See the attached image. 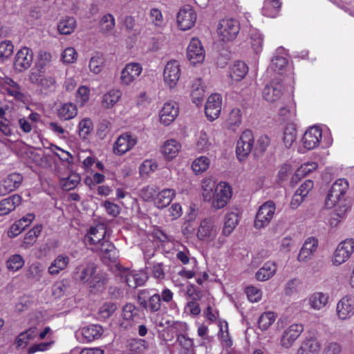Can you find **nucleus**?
Masks as SVG:
<instances>
[{
	"instance_id": "obj_1",
	"label": "nucleus",
	"mask_w": 354,
	"mask_h": 354,
	"mask_svg": "<svg viewBox=\"0 0 354 354\" xmlns=\"http://www.w3.org/2000/svg\"><path fill=\"white\" fill-rule=\"evenodd\" d=\"M203 197L205 201L209 202L212 209L217 210L226 206L232 196V189L228 183L221 182L218 185L211 178L202 182Z\"/></svg>"
},
{
	"instance_id": "obj_2",
	"label": "nucleus",
	"mask_w": 354,
	"mask_h": 354,
	"mask_svg": "<svg viewBox=\"0 0 354 354\" xmlns=\"http://www.w3.org/2000/svg\"><path fill=\"white\" fill-rule=\"evenodd\" d=\"M348 188L349 184L346 178L336 180L326 196L325 200L326 207L327 209H333L335 205H348L345 198Z\"/></svg>"
},
{
	"instance_id": "obj_3",
	"label": "nucleus",
	"mask_w": 354,
	"mask_h": 354,
	"mask_svg": "<svg viewBox=\"0 0 354 354\" xmlns=\"http://www.w3.org/2000/svg\"><path fill=\"white\" fill-rule=\"evenodd\" d=\"M354 253V239L348 238L338 243L335 249L331 262L333 266H339L346 262Z\"/></svg>"
},
{
	"instance_id": "obj_4",
	"label": "nucleus",
	"mask_w": 354,
	"mask_h": 354,
	"mask_svg": "<svg viewBox=\"0 0 354 354\" xmlns=\"http://www.w3.org/2000/svg\"><path fill=\"white\" fill-rule=\"evenodd\" d=\"M240 30L239 24L233 19H223L220 21L217 27V35L223 42L233 41Z\"/></svg>"
},
{
	"instance_id": "obj_5",
	"label": "nucleus",
	"mask_w": 354,
	"mask_h": 354,
	"mask_svg": "<svg viewBox=\"0 0 354 354\" xmlns=\"http://www.w3.org/2000/svg\"><path fill=\"white\" fill-rule=\"evenodd\" d=\"M91 250L97 252L105 263H115L119 258V252L115 245L109 241L105 240L95 247H91Z\"/></svg>"
},
{
	"instance_id": "obj_6",
	"label": "nucleus",
	"mask_w": 354,
	"mask_h": 354,
	"mask_svg": "<svg viewBox=\"0 0 354 354\" xmlns=\"http://www.w3.org/2000/svg\"><path fill=\"white\" fill-rule=\"evenodd\" d=\"M276 205L272 201H268L262 204L257 213L254 226L261 229L267 226L271 221L275 213Z\"/></svg>"
},
{
	"instance_id": "obj_7",
	"label": "nucleus",
	"mask_w": 354,
	"mask_h": 354,
	"mask_svg": "<svg viewBox=\"0 0 354 354\" xmlns=\"http://www.w3.org/2000/svg\"><path fill=\"white\" fill-rule=\"evenodd\" d=\"M181 75L180 63L177 60H171L167 63L163 71L165 84L170 89L175 88Z\"/></svg>"
},
{
	"instance_id": "obj_8",
	"label": "nucleus",
	"mask_w": 354,
	"mask_h": 354,
	"mask_svg": "<svg viewBox=\"0 0 354 354\" xmlns=\"http://www.w3.org/2000/svg\"><path fill=\"white\" fill-rule=\"evenodd\" d=\"M254 147V136L250 130L244 131L237 141L236 153L237 158L243 161L250 153Z\"/></svg>"
},
{
	"instance_id": "obj_9",
	"label": "nucleus",
	"mask_w": 354,
	"mask_h": 354,
	"mask_svg": "<svg viewBox=\"0 0 354 354\" xmlns=\"http://www.w3.org/2000/svg\"><path fill=\"white\" fill-rule=\"evenodd\" d=\"M218 232V227L214 222L210 218L203 219L197 230V238L203 241L210 243L216 237Z\"/></svg>"
},
{
	"instance_id": "obj_10",
	"label": "nucleus",
	"mask_w": 354,
	"mask_h": 354,
	"mask_svg": "<svg viewBox=\"0 0 354 354\" xmlns=\"http://www.w3.org/2000/svg\"><path fill=\"white\" fill-rule=\"evenodd\" d=\"M336 315L340 320H348L354 315V295L342 297L336 305Z\"/></svg>"
},
{
	"instance_id": "obj_11",
	"label": "nucleus",
	"mask_w": 354,
	"mask_h": 354,
	"mask_svg": "<svg viewBox=\"0 0 354 354\" xmlns=\"http://www.w3.org/2000/svg\"><path fill=\"white\" fill-rule=\"evenodd\" d=\"M196 11L189 6L180 8L176 16L178 27L182 30L192 28L196 21Z\"/></svg>"
},
{
	"instance_id": "obj_12",
	"label": "nucleus",
	"mask_w": 354,
	"mask_h": 354,
	"mask_svg": "<svg viewBox=\"0 0 354 354\" xmlns=\"http://www.w3.org/2000/svg\"><path fill=\"white\" fill-rule=\"evenodd\" d=\"M102 333V326L97 324H92L79 329L75 333V337L81 343H88L100 338Z\"/></svg>"
},
{
	"instance_id": "obj_13",
	"label": "nucleus",
	"mask_w": 354,
	"mask_h": 354,
	"mask_svg": "<svg viewBox=\"0 0 354 354\" xmlns=\"http://www.w3.org/2000/svg\"><path fill=\"white\" fill-rule=\"evenodd\" d=\"M187 57L192 64L202 63L205 59V50L198 38H192L187 48Z\"/></svg>"
},
{
	"instance_id": "obj_14",
	"label": "nucleus",
	"mask_w": 354,
	"mask_h": 354,
	"mask_svg": "<svg viewBox=\"0 0 354 354\" xmlns=\"http://www.w3.org/2000/svg\"><path fill=\"white\" fill-rule=\"evenodd\" d=\"M222 97L218 93L212 94L207 100L205 108V115L209 121L217 119L221 111Z\"/></svg>"
},
{
	"instance_id": "obj_15",
	"label": "nucleus",
	"mask_w": 354,
	"mask_h": 354,
	"mask_svg": "<svg viewBox=\"0 0 354 354\" xmlns=\"http://www.w3.org/2000/svg\"><path fill=\"white\" fill-rule=\"evenodd\" d=\"M24 178L19 173H12L0 181V196H6L19 188Z\"/></svg>"
},
{
	"instance_id": "obj_16",
	"label": "nucleus",
	"mask_w": 354,
	"mask_h": 354,
	"mask_svg": "<svg viewBox=\"0 0 354 354\" xmlns=\"http://www.w3.org/2000/svg\"><path fill=\"white\" fill-rule=\"evenodd\" d=\"M32 61V50L28 47H23L17 51L15 55V68L19 72L24 71L30 67Z\"/></svg>"
},
{
	"instance_id": "obj_17",
	"label": "nucleus",
	"mask_w": 354,
	"mask_h": 354,
	"mask_svg": "<svg viewBox=\"0 0 354 354\" xmlns=\"http://www.w3.org/2000/svg\"><path fill=\"white\" fill-rule=\"evenodd\" d=\"M283 85L281 81L273 80L266 85L263 91V97L270 103L279 100L283 95Z\"/></svg>"
},
{
	"instance_id": "obj_18",
	"label": "nucleus",
	"mask_w": 354,
	"mask_h": 354,
	"mask_svg": "<svg viewBox=\"0 0 354 354\" xmlns=\"http://www.w3.org/2000/svg\"><path fill=\"white\" fill-rule=\"evenodd\" d=\"M30 82L38 86L41 92H52L56 88L55 79L50 75H44L38 73H32L30 75Z\"/></svg>"
},
{
	"instance_id": "obj_19",
	"label": "nucleus",
	"mask_w": 354,
	"mask_h": 354,
	"mask_svg": "<svg viewBox=\"0 0 354 354\" xmlns=\"http://www.w3.org/2000/svg\"><path fill=\"white\" fill-rule=\"evenodd\" d=\"M142 67L140 64L131 62L125 65L121 71L120 81L123 85H129L140 75Z\"/></svg>"
},
{
	"instance_id": "obj_20",
	"label": "nucleus",
	"mask_w": 354,
	"mask_h": 354,
	"mask_svg": "<svg viewBox=\"0 0 354 354\" xmlns=\"http://www.w3.org/2000/svg\"><path fill=\"white\" fill-rule=\"evenodd\" d=\"M304 330V326L300 324H292L283 333L281 338V346L288 348L292 346Z\"/></svg>"
},
{
	"instance_id": "obj_21",
	"label": "nucleus",
	"mask_w": 354,
	"mask_h": 354,
	"mask_svg": "<svg viewBox=\"0 0 354 354\" xmlns=\"http://www.w3.org/2000/svg\"><path fill=\"white\" fill-rule=\"evenodd\" d=\"M106 234V227L104 224H98L92 226L85 236L84 241L87 245L96 246L98 243L105 241Z\"/></svg>"
},
{
	"instance_id": "obj_22",
	"label": "nucleus",
	"mask_w": 354,
	"mask_h": 354,
	"mask_svg": "<svg viewBox=\"0 0 354 354\" xmlns=\"http://www.w3.org/2000/svg\"><path fill=\"white\" fill-rule=\"evenodd\" d=\"M0 86L3 92L7 93L8 95L13 97L16 100L24 101L25 95L21 92L20 86L10 77H0Z\"/></svg>"
},
{
	"instance_id": "obj_23",
	"label": "nucleus",
	"mask_w": 354,
	"mask_h": 354,
	"mask_svg": "<svg viewBox=\"0 0 354 354\" xmlns=\"http://www.w3.org/2000/svg\"><path fill=\"white\" fill-rule=\"evenodd\" d=\"M137 138L129 133L120 136L113 146V151L117 155H123L131 150L136 144Z\"/></svg>"
},
{
	"instance_id": "obj_24",
	"label": "nucleus",
	"mask_w": 354,
	"mask_h": 354,
	"mask_svg": "<svg viewBox=\"0 0 354 354\" xmlns=\"http://www.w3.org/2000/svg\"><path fill=\"white\" fill-rule=\"evenodd\" d=\"M179 113L178 104L174 101L165 102L160 111V120L165 126L169 125Z\"/></svg>"
},
{
	"instance_id": "obj_25",
	"label": "nucleus",
	"mask_w": 354,
	"mask_h": 354,
	"mask_svg": "<svg viewBox=\"0 0 354 354\" xmlns=\"http://www.w3.org/2000/svg\"><path fill=\"white\" fill-rule=\"evenodd\" d=\"M318 248V240L314 237L308 238L304 243L297 256L298 261L306 263L310 260Z\"/></svg>"
},
{
	"instance_id": "obj_26",
	"label": "nucleus",
	"mask_w": 354,
	"mask_h": 354,
	"mask_svg": "<svg viewBox=\"0 0 354 354\" xmlns=\"http://www.w3.org/2000/svg\"><path fill=\"white\" fill-rule=\"evenodd\" d=\"M322 132L317 126L310 127L304 134L302 141L304 147L307 149L317 147L322 139Z\"/></svg>"
},
{
	"instance_id": "obj_27",
	"label": "nucleus",
	"mask_w": 354,
	"mask_h": 354,
	"mask_svg": "<svg viewBox=\"0 0 354 354\" xmlns=\"http://www.w3.org/2000/svg\"><path fill=\"white\" fill-rule=\"evenodd\" d=\"M97 272V267L93 263H88L85 266H80L76 268L74 273L75 280L83 283H89L91 279Z\"/></svg>"
},
{
	"instance_id": "obj_28",
	"label": "nucleus",
	"mask_w": 354,
	"mask_h": 354,
	"mask_svg": "<svg viewBox=\"0 0 354 354\" xmlns=\"http://www.w3.org/2000/svg\"><path fill=\"white\" fill-rule=\"evenodd\" d=\"M109 275L102 271L96 272L88 284L91 291L94 293L103 292L109 283Z\"/></svg>"
},
{
	"instance_id": "obj_29",
	"label": "nucleus",
	"mask_w": 354,
	"mask_h": 354,
	"mask_svg": "<svg viewBox=\"0 0 354 354\" xmlns=\"http://www.w3.org/2000/svg\"><path fill=\"white\" fill-rule=\"evenodd\" d=\"M248 73V66L243 61H235L229 68V76L233 82L241 81Z\"/></svg>"
},
{
	"instance_id": "obj_30",
	"label": "nucleus",
	"mask_w": 354,
	"mask_h": 354,
	"mask_svg": "<svg viewBox=\"0 0 354 354\" xmlns=\"http://www.w3.org/2000/svg\"><path fill=\"white\" fill-rule=\"evenodd\" d=\"M124 277L127 284L133 288L144 285L148 279L147 273L142 271L125 272Z\"/></svg>"
},
{
	"instance_id": "obj_31",
	"label": "nucleus",
	"mask_w": 354,
	"mask_h": 354,
	"mask_svg": "<svg viewBox=\"0 0 354 354\" xmlns=\"http://www.w3.org/2000/svg\"><path fill=\"white\" fill-rule=\"evenodd\" d=\"M22 198L19 194H13L0 201V216H5L14 211L21 205Z\"/></svg>"
},
{
	"instance_id": "obj_32",
	"label": "nucleus",
	"mask_w": 354,
	"mask_h": 354,
	"mask_svg": "<svg viewBox=\"0 0 354 354\" xmlns=\"http://www.w3.org/2000/svg\"><path fill=\"white\" fill-rule=\"evenodd\" d=\"M70 257L65 254H59L50 263L48 272L50 275H57L64 270L70 263Z\"/></svg>"
},
{
	"instance_id": "obj_33",
	"label": "nucleus",
	"mask_w": 354,
	"mask_h": 354,
	"mask_svg": "<svg viewBox=\"0 0 354 354\" xmlns=\"http://www.w3.org/2000/svg\"><path fill=\"white\" fill-rule=\"evenodd\" d=\"M176 196L173 189H164L159 192L154 198L155 205L160 209L166 207Z\"/></svg>"
},
{
	"instance_id": "obj_34",
	"label": "nucleus",
	"mask_w": 354,
	"mask_h": 354,
	"mask_svg": "<svg viewBox=\"0 0 354 354\" xmlns=\"http://www.w3.org/2000/svg\"><path fill=\"white\" fill-rule=\"evenodd\" d=\"M328 299L329 296L328 294L317 292L310 295L307 300L311 309L319 310L327 305Z\"/></svg>"
},
{
	"instance_id": "obj_35",
	"label": "nucleus",
	"mask_w": 354,
	"mask_h": 354,
	"mask_svg": "<svg viewBox=\"0 0 354 354\" xmlns=\"http://www.w3.org/2000/svg\"><path fill=\"white\" fill-rule=\"evenodd\" d=\"M277 272V264L273 261H267L256 272L255 277L258 281H265L272 277Z\"/></svg>"
},
{
	"instance_id": "obj_36",
	"label": "nucleus",
	"mask_w": 354,
	"mask_h": 354,
	"mask_svg": "<svg viewBox=\"0 0 354 354\" xmlns=\"http://www.w3.org/2000/svg\"><path fill=\"white\" fill-rule=\"evenodd\" d=\"M181 149V145L174 139H170L165 142L161 148L163 156L168 160L175 158Z\"/></svg>"
},
{
	"instance_id": "obj_37",
	"label": "nucleus",
	"mask_w": 354,
	"mask_h": 354,
	"mask_svg": "<svg viewBox=\"0 0 354 354\" xmlns=\"http://www.w3.org/2000/svg\"><path fill=\"white\" fill-rule=\"evenodd\" d=\"M285 49L282 47L279 48L276 51V55L273 57L270 69L277 73H280L287 65V59L283 56Z\"/></svg>"
},
{
	"instance_id": "obj_38",
	"label": "nucleus",
	"mask_w": 354,
	"mask_h": 354,
	"mask_svg": "<svg viewBox=\"0 0 354 354\" xmlns=\"http://www.w3.org/2000/svg\"><path fill=\"white\" fill-rule=\"evenodd\" d=\"M100 32L105 35L113 34L115 27V20L111 14L104 15L100 20Z\"/></svg>"
},
{
	"instance_id": "obj_39",
	"label": "nucleus",
	"mask_w": 354,
	"mask_h": 354,
	"mask_svg": "<svg viewBox=\"0 0 354 354\" xmlns=\"http://www.w3.org/2000/svg\"><path fill=\"white\" fill-rule=\"evenodd\" d=\"M333 208H334V212L330 214L328 223L330 227H335L345 216L349 209V206L341 205H335Z\"/></svg>"
},
{
	"instance_id": "obj_40",
	"label": "nucleus",
	"mask_w": 354,
	"mask_h": 354,
	"mask_svg": "<svg viewBox=\"0 0 354 354\" xmlns=\"http://www.w3.org/2000/svg\"><path fill=\"white\" fill-rule=\"evenodd\" d=\"M77 114V109L75 104L68 102L62 104L57 109V116L62 120H69L74 118Z\"/></svg>"
},
{
	"instance_id": "obj_41",
	"label": "nucleus",
	"mask_w": 354,
	"mask_h": 354,
	"mask_svg": "<svg viewBox=\"0 0 354 354\" xmlns=\"http://www.w3.org/2000/svg\"><path fill=\"white\" fill-rule=\"evenodd\" d=\"M320 344L315 338L306 339L298 350V354H318Z\"/></svg>"
},
{
	"instance_id": "obj_42",
	"label": "nucleus",
	"mask_w": 354,
	"mask_h": 354,
	"mask_svg": "<svg viewBox=\"0 0 354 354\" xmlns=\"http://www.w3.org/2000/svg\"><path fill=\"white\" fill-rule=\"evenodd\" d=\"M239 223V214L237 212H230L225 215L223 234L229 236Z\"/></svg>"
},
{
	"instance_id": "obj_43",
	"label": "nucleus",
	"mask_w": 354,
	"mask_h": 354,
	"mask_svg": "<svg viewBox=\"0 0 354 354\" xmlns=\"http://www.w3.org/2000/svg\"><path fill=\"white\" fill-rule=\"evenodd\" d=\"M140 304L151 313L159 311L163 306L159 293H154L149 297L147 301H140Z\"/></svg>"
},
{
	"instance_id": "obj_44",
	"label": "nucleus",
	"mask_w": 354,
	"mask_h": 354,
	"mask_svg": "<svg viewBox=\"0 0 354 354\" xmlns=\"http://www.w3.org/2000/svg\"><path fill=\"white\" fill-rule=\"evenodd\" d=\"M38 330L36 327L28 328L24 332L20 333L16 340L17 346L19 347H25L32 339L37 337Z\"/></svg>"
},
{
	"instance_id": "obj_45",
	"label": "nucleus",
	"mask_w": 354,
	"mask_h": 354,
	"mask_svg": "<svg viewBox=\"0 0 354 354\" xmlns=\"http://www.w3.org/2000/svg\"><path fill=\"white\" fill-rule=\"evenodd\" d=\"M76 25V19L74 17H66L59 22L57 29L62 35H70L75 29Z\"/></svg>"
},
{
	"instance_id": "obj_46",
	"label": "nucleus",
	"mask_w": 354,
	"mask_h": 354,
	"mask_svg": "<svg viewBox=\"0 0 354 354\" xmlns=\"http://www.w3.org/2000/svg\"><path fill=\"white\" fill-rule=\"evenodd\" d=\"M281 7L279 0H265L262 14L268 17H274Z\"/></svg>"
},
{
	"instance_id": "obj_47",
	"label": "nucleus",
	"mask_w": 354,
	"mask_h": 354,
	"mask_svg": "<svg viewBox=\"0 0 354 354\" xmlns=\"http://www.w3.org/2000/svg\"><path fill=\"white\" fill-rule=\"evenodd\" d=\"M250 42L256 54L261 52L263 44V37L257 29H252L250 33Z\"/></svg>"
},
{
	"instance_id": "obj_48",
	"label": "nucleus",
	"mask_w": 354,
	"mask_h": 354,
	"mask_svg": "<svg viewBox=\"0 0 354 354\" xmlns=\"http://www.w3.org/2000/svg\"><path fill=\"white\" fill-rule=\"evenodd\" d=\"M121 91L118 89H112L105 93L102 97V105L105 108L113 106L120 99Z\"/></svg>"
},
{
	"instance_id": "obj_49",
	"label": "nucleus",
	"mask_w": 354,
	"mask_h": 354,
	"mask_svg": "<svg viewBox=\"0 0 354 354\" xmlns=\"http://www.w3.org/2000/svg\"><path fill=\"white\" fill-rule=\"evenodd\" d=\"M104 62L105 59L102 54L95 53L89 61L88 68L90 71L94 74H99L104 67Z\"/></svg>"
},
{
	"instance_id": "obj_50",
	"label": "nucleus",
	"mask_w": 354,
	"mask_h": 354,
	"mask_svg": "<svg viewBox=\"0 0 354 354\" xmlns=\"http://www.w3.org/2000/svg\"><path fill=\"white\" fill-rule=\"evenodd\" d=\"M81 178L79 174L73 173L67 178H63L60 180L61 187L66 191L71 190L75 188L80 183Z\"/></svg>"
},
{
	"instance_id": "obj_51",
	"label": "nucleus",
	"mask_w": 354,
	"mask_h": 354,
	"mask_svg": "<svg viewBox=\"0 0 354 354\" xmlns=\"http://www.w3.org/2000/svg\"><path fill=\"white\" fill-rule=\"evenodd\" d=\"M93 130V124L88 118L81 120L78 124V133L82 139H86Z\"/></svg>"
},
{
	"instance_id": "obj_52",
	"label": "nucleus",
	"mask_w": 354,
	"mask_h": 354,
	"mask_svg": "<svg viewBox=\"0 0 354 354\" xmlns=\"http://www.w3.org/2000/svg\"><path fill=\"white\" fill-rule=\"evenodd\" d=\"M276 315L271 311L265 312L258 319V326L261 330H267L276 320Z\"/></svg>"
},
{
	"instance_id": "obj_53",
	"label": "nucleus",
	"mask_w": 354,
	"mask_h": 354,
	"mask_svg": "<svg viewBox=\"0 0 354 354\" xmlns=\"http://www.w3.org/2000/svg\"><path fill=\"white\" fill-rule=\"evenodd\" d=\"M297 130L294 125L290 124L287 126L284 130L283 135V141L286 148H290L292 146L296 140Z\"/></svg>"
},
{
	"instance_id": "obj_54",
	"label": "nucleus",
	"mask_w": 354,
	"mask_h": 354,
	"mask_svg": "<svg viewBox=\"0 0 354 354\" xmlns=\"http://www.w3.org/2000/svg\"><path fill=\"white\" fill-rule=\"evenodd\" d=\"M210 160L206 156H200L195 159L192 165L193 171L196 174L205 171L209 167Z\"/></svg>"
},
{
	"instance_id": "obj_55",
	"label": "nucleus",
	"mask_w": 354,
	"mask_h": 354,
	"mask_svg": "<svg viewBox=\"0 0 354 354\" xmlns=\"http://www.w3.org/2000/svg\"><path fill=\"white\" fill-rule=\"evenodd\" d=\"M42 226L41 225H37L29 230L24 236L23 245L25 248H28L33 245L36 241L37 238L40 234Z\"/></svg>"
},
{
	"instance_id": "obj_56",
	"label": "nucleus",
	"mask_w": 354,
	"mask_h": 354,
	"mask_svg": "<svg viewBox=\"0 0 354 354\" xmlns=\"http://www.w3.org/2000/svg\"><path fill=\"white\" fill-rule=\"evenodd\" d=\"M279 115L283 122L293 120L296 116V107L294 103H290L286 106L279 109Z\"/></svg>"
},
{
	"instance_id": "obj_57",
	"label": "nucleus",
	"mask_w": 354,
	"mask_h": 354,
	"mask_svg": "<svg viewBox=\"0 0 354 354\" xmlns=\"http://www.w3.org/2000/svg\"><path fill=\"white\" fill-rule=\"evenodd\" d=\"M227 124L229 129L234 130L241 124V113L239 109H233L229 114Z\"/></svg>"
},
{
	"instance_id": "obj_58",
	"label": "nucleus",
	"mask_w": 354,
	"mask_h": 354,
	"mask_svg": "<svg viewBox=\"0 0 354 354\" xmlns=\"http://www.w3.org/2000/svg\"><path fill=\"white\" fill-rule=\"evenodd\" d=\"M7 268L11 271H17L24 265V260L19 254L12 255L6 262Z\"/></svg>"
},
{
	"instance_id": "obj_59",
	"label": "nucleus",
	"mask_w": 354,
	"mask_h": 354,
	"mask_svg": "<svg viewBox=\"0 0 354 354\" xmlns=\"http://www.w3.org/2000/svg\"><path fill=\"white\" fill-rule=\"evenodd\" d=\"M76 102L80 106L86 104L90 99V89L86 86H80L76 92Z\"/></svg>"
},
{
	"instance_id": "obj_60",
	"label": "nucleus",
	"mask_w": 354,
	"mask_h": 354,
	"mask_svg": "<svg viewBox=\"0 0 354 354\" xmlns=\"http://www.w3.org/2000/svg\"><path fill=\"white\" fill-rule=\"evenodd\" d=\"M301 281L297 278H293L287 281L284 288V293L286 295L292 296L299 292Z\"/></svg>"
},
{
	"instance_id": "obj_61",
	"label": "nucleus",
	"mask_w": 354,
	"mask_h": 354,
	"mask_svg": "<svg viewBox=\"0 0 354 354\" xmlns=\"http://www.w3.org/2000/svg\"><path fill=\"white\" fill-rule=\"evenodd\" d=\"M138 309L132 304H127L122 308V317L129 322H134L135 317L138 315Z\"/></svg>"
},
{
	"instance_id": "obj_62",
	"label": "nucleus",
	"mask_w": 354,
	"mask_h": 354,
	"mask_svg": "<svg viewBox=\"0 0 354 354\" xmlns=\"http://www.w3.org/2000/svg\"><path fill=\"white\" fill-rule=\"evenodd\" d=\"M211 142L206 132L201 131L198 136L196 147L199 151H206L209 149Z\"/></svg>"
},
{
	"instance_id": "obj_63",
	"label": "nucleus",
	"mask_w": 354,
	"mask_h": 354,
	"mask_svg": "<svg viewBox=\"0 0 354 354\" xmlns=\"http://www.w3.org/2000/svg\"><path fill=\"white\" fill-rule=\"evenodd\" d=\"M14 50V46L10 41H4L0 43V59L4 60L9 58Z\"/></svg>"
},
{
	"instance_id": "obj_64",
	"label": "nucleus",
	"mask_w": 354,
	"mask_h": 354,
	"mask_svg": "<svg viewBox=\"0 0 354 354\" xmlns=\"http://www.w3.org/2000/svg\"><path fill=\"white\" fill-rule=\"evenodd\" d=\"M158 165L153 160H145L140 166V173L142 176L148 175L157 169Z\"/></svg>"
}]
</instances>
